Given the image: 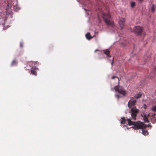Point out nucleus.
<instances>
[{
  "label": "nucleus",
  "mask_w": 156,
  "mask_h": 156,
  "mask_svg": "<svg viewBox=\"0 0 156 156\" xmlns=\"http://www.w3.org/2000/svg\"><path fill=\"white\" fill-rule=\"evenodd\" d=\"M135 5V3L134 2H132L131 3V6L132 8H133Z\"/></svg>",
  "instance_id": "obj_18"
},
{
  "label": "nucleus",
  "mask_w": 156,
  "mask_h": 156,
  "mask_svg": "<svg viewBox=\"0 0 156 156\" xmlns=\"http://www.w3.org/2000/svg\"><path fill=\"white\" fill-rule=\"evenodd\" d=\"M104 53L107 55V57H111L110 51L108 49L104 50L103 51Z\"/></svg>",
  "instance_id": "obj_10"
},
{
  "label": "nucleus",
  "mask_w": 156,
  "mask_h": 156,
  "mask_svg": "<svg viewBox=\"0 0 156 156\" xmlns=\"http://www.w3.org/2000/svg\"><path fill=\"white\" fill-rule=\"evenodd\" d=\"M136 100L134 99L133 98H132L129 101L128 103V106L129 108H130L133 106L135 105L136 102Z\"/></svg>",
  "instance_id": "obj_7"
},
{
  "label": "nucleus",
  "mask_w": 156,
  "mask_h": 156,
  "mask_svg": "<svg viewBox=\"0 0 156 156\" xmlns=\"http://www.w3.org/2000/svg\"><path fill=\"white\" fill-rule=\"evenodd\" d=\"M140 2H142V0H139Z\"/></svg>",
  "instance_id": "obj_25"
},
{
  "label": "nucleus",
  "mask_w": 156,
  "mask_h": 156,
  "mask_svg": "<svg viewBox=\"0 0 156 156\" xmlns=\"http://www.w3.org/2000/svg\"><path fill=\"white\" fill-rule=\"evenodd\" d=\"M86 38L88 40H90L92 38V37L91 36L90 34L89 33L86 34Z\"/></svg>",
  "instance_id": "obj_14"
},
{
  "label": "nucleus",
  "mask_w": 156,
  "mask_h": 156,
  "mask_svg": "<svg viewBox=\"0 0 156 156\" xmlns=\"http://www.w3.org/2000/svg\"><path fill=\"white\" fill-rule=\"evenodd\" d=\"M115 96L118 98V99H119L120 97L119 95L118 94H116L115 95Z\"/></svg>",
  "instance_id": "obj_21"
},
{
  "label": "nucleus",
  "mask_w": 156,
  "mask_h": 156,
  "mask_svg": "<svg viewBox=\"0 0 156 156\" xmlns=\"http://www.w3.org/2000/svg\"><path fill=\"white\" fill-rule=\"evenodd\" d=\"M139 111V109H137L135 107L131 108L130 112L131 114V117L133 120H136V117Z\"/></svg>",
  "instance_id": "obj_4"
},
{
  "label": "nucleus",
  "mask_w": 156,
  "mask_h": 156,
  "mask_svg": "<svg viewBox=\"0 0 156 156\" xmlns=\"http://www.w3.org/2000/svg\"><path fill=\"white\" fill-rule=\"evenodd\" d=\"M115 78H117V79H118V81H119V78L118 77H117V76H112V79H115Z\"/></svg>",
  "instance_id": "obj_20"
},
{
  "label": "nucleus",
  "mask_w": 156,
  "mask_h": 156,
  "mask_svg": "<svg viewBox=\"0 0 156 156\" xmlns=\"http://www.w3.org/2000/svg\"><path fill=\"white\" fill-rule=\"evenodd\" d=\"M35 69H36L35 67H32L31 68V73L32 74H34L35 75H36L37 74L36 72L35 71Z\"/></svg>",
  "instance_id": "obj_11"
},
{
  "label": "nucleus",
  "mask_w": 156,
  "mask_h": 156,
  "mask_svg": "<svg viewBox=\"0 0 156 156\" xmlns=\"http://www.w3.org/2000/svg\"><path fill=\"white\" fill-rule=\"evenodd\" d=\"M146 126H147V127H149V126H150V125H146Z\"/></svg>",
  "instance_id": "obj_24"
},
{
  "label": "nucleus",
  "mask_w": 156,
  "mask_h": 156,
  "mask_svg": "<svg viewBox=\"0 0 156 156\" xmlns=\"http://www.w3.org/2000/svg\"><path fill=\"white\" fill-rule=\"evenodd\" d=\"M20 46L22 48L23 47V44L22 43H20Z\"/></svg>",
  "instance_id": "obj_22"
},
{
  "label": "nucleus",
  "mask_w": 156,
  "mask_h": 156,
  "mask_svg": "<svg viewBox=\"0 0 156 156\" xmlns=\"http://www.w3.org/2000/svg\"><path fill=\"white\" fill-rule=\"evenodd\" d=\"M8 6L11 9L16 10L19 9L17 0H10L8 2Z\"/></svg>",
  "instance_id": "obj_3"
},
{
  "label": "nucleus",
  "mask_w": 156,
  "mask_h": 156,
  "mask_svg": "<svg viewBox=\"0 0 156 156\" xmlns=\"http://www.w3.org/2000/svg\"><path fill=\"white\" fill-rule=\"evenodd\" d=\"M102 17L105 23L107 25L113 27L114 24L111 18V16L109 13H104L102 15Z\"/></svg>",
  "instance_id": "obj_2"
},
{
  "label": "nucleus",
  "mask_w": 156,
  "mask_h": 156,
  "mask_svg": "<svg viewBox=\"0 0 156 156\" xmlns=\"http://www.w3.org/2000/svg\"><path fill=\"white\" fill-rule=\"evenodd\" d=\"M156 8V6L154 4H152V7L151 8V11L152 12H154Z\"/></svg>",
  "instance_id": "obj_15"
},
{
  "label": "nucleus",
  "mask_w": 156,
  "mask_h": 156,
  "mask_svg": "<svg viewBox=\"0 0 156 156\" xmlns=\"http://www.w3.org/2000/svg\"><path fill=\"white\" fill-rule=\"evenodd\" d=\"M114 89L116 91L118 92L123 95H125L126 94V91L121 86L119 85L116 86L115 87Z\"/></svg>",
  "instance_id": "obj_5"
},
{
  "label": "nucleus",
  "mask_w": 156,
  "mask_h": 156,
  "mask_svg": "<svg viewBox=\"0 0 156 156\" xmlns=\"http://www.w3.org/2000/svg\"><path fill=\"white\" fill-rule=\"evenodd\" d=\"M129 125H133V126L131 128L134 129L135 130L146 128L147 127L146 125L144 123L140 121L138 122H133L131 121L130 119L126 120Z\"/></svg>",
  "instance_id": "obj_1"
},
{
  "label": "nucleus",
  "mask_w": 156,
  "mask_h": 156,
  "mask_svg": "<svg viewBox=\"0 0 156 156\" xmlns=\"http://www.w3.org/2000/svg\"><path fill=\"white\" fill-rule=\"evenodd\" d=\"M114 58H113V60H112V65H113V61H114Z\"/></svg>",
  "instance_id": "obj_23"
},
{
  "label": "nucleus",
  "mask_w": 156,
  "mask_h": 156,
  "mask_svg": "<svg viewBox=\"0 0 156 156\" xmlns=\"http://www.w3.org/2000/svg\"><path fill=\"white\" fill-rule=\"evenodd\" d=\"M142 95L141 94L140 92L138 93L137 94H136L134 96V98L136 99H138L141 97Z\"/></svg>",
  "instance_id": "obj_13"
},
{
  "label": "nucleus",
  "mask_w": 156,
  "mask_h": 156,
  "mask_svg": "<svg viewBox=\"0 0 156 156\" xmlns=\"http://www.w3.org/2000/svg\"><path fill=\"white\" fill-rule=\"evenodd\" d=\"M143 28L139 26H137L134 27V31L135 34L140 35L143 31Z\"/></svg>",
  "instance_id": "obj_6"
},
{
  "label": "nucleus",
  "mask_w": 156,
  "mask_h": 156,
  "mask_svg": "<svg viewBox=\"0 0 156 156\" xmlns=\"http://www.w3.org/2000/svg\"><path fill=\"white\" fill-rule=\"evenodd\" d=\"M146 128L142 129V133L144 135H147L148 134V132L147 130H146Z\"/></svg>",
  "instance_id": "obj_12"
},
{
  "label": "nucleus",
  "mask_w": 156,
  "mask_h": 156,
  "mask_svg": "<svg viewBox=\"0 0 156 156\" xmlns=\"http://www.w3.org/2000/svg\"><path fill=\"white\" fill-rule=\"evenodd\" d=\"M33 63H34V62L33 61H30V62H29L27 64L28 65H31V66H32L33 65ZM29 66H31V65H30Z\"/></svg>",
  "instance_id": "obj_19"
},
{
  "label": "nucleus",
  "mask_w": 156,
  "mask_h": 156,
  "mask_svg": "<svg viewBox=\"0 0 156 156\" xmlns=\"http://www.w3.org/2000/svg\"><path fill=\"white\" fill-rule=\"evenodd\" d=\"M98 50H95V51H98Z\"/></svg>",
  "instance_id": "obj_26"
},
{
  "label": "nucleus",
  "mask_w": 156,
  "mask_h": 156,
  "mask_svg": "<svg viewBox=\"0 0 156 156\" xmlns=\"http://www.w3.org/2000/svg\"><path fill=\"white\" fill-rule=\"evenodd\" d=\"M125 22V19L123 18H121L119 22V25L121 29H122L124 27Z\"/></svg>",
  "instance_id": "obj_8"
},
{
  "label": "nucleus",
  "mask_w": 156,
  "mask_h": 156,
  "mask_svg": "<svg viewBox=\"0 0 156 156\" xmlns=\"http://www.w3.org/2000/svg\"><path fill=\"white\" fill-rule=\"evenodd\" d=\"M126 122V120L124 118H122L121 119V124H124Z\"/></svg>",
  "instance_id": "obj_16"
},
{
  "label": "nucleus",
  "mask_w": 156,
  "mask_h": 156,
  "mask_svg": "<svg viewBox=\"0 0 156 156\" xmlns=\"http://www.w3.org/2000/svg\"><path fill=\"white\" fill-rule=\"evenodd\" d=\"M17 62L16 60H14L12 62L11 65L12 66L16 65V64Z\"/></svg>",
  "instance_id": "obj_17"
},
{
  "label": "nucleus",
  "mask_w": 156,
  "mask_h": 156,
  "mask_svg": "<svg viewBox=\"0 0 156 156\" xmlns=\"http://www.w3.org/2000/svg\"><path fill=\"white\" fill-rule=\"evenodd\" d=\"M141 116L143 118V119L144 122H149V121L148 119V117L149 116V115L147 114H141Z\"/></svg>",
  "instance_id": "obj_9"
}]
</instances>
